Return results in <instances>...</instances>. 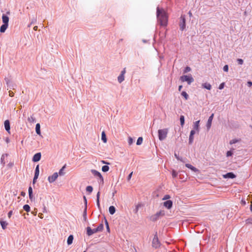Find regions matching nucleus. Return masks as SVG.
<instances>
[{"instance_id":"nucleus-1","label":"nucleus","mask_w":252,"mask_h":252,"mask_svg":"<svg viewBox=\"0 0 252 252\" xmlns=\"http://www.w3.org/2000/svg\"><path fill=\"white\" fill-rule=\"evenodd\" d=\"M158 21L162 26H166L168 22V16L163 8L158 7L157 8Z\"/></svg>"},{"instance_id":"nucleus-2","label":"nucleus","mask_w":252,"mask_h":252,"mask_svg":"<svg viewBox=\"0 0 252 252\" xmlns=\"http://www.w3.org/2000/svg\"><path fill=\"white\" fill-rule=\"evenodd\" d=\"M168 132V128H164L162 129H159L158 130V138L160 141L163 140L167 137V135Z\"/></svg>"},{"instance_id":"nucleus-3","label":"nucleus","mask_w":252,"mask_h":252,"mask_svg":"<svg viewBox=\"0 0 252 252\" xmlns=\"http://www.w3.org/2000/svg\"><path fill=\"white\" fill-rule=\"evenodd\" d=\"M180 80L182 82H187L189 85H190L194 81L193 78L191 77V76L189 75H183L181 76Z\"/></svg>"},{"instance_id":"nucleus-4","label":"nucleus","mask_w":252,"mask_h":252,"mask_svg":"<svg viewBox=\"0 0 252 252\" xmlns=\"http://www.w3.org/2000/svg\"><path fill=\"white\" fill-rule=\"evenodd\" d=\"M180 30L183 31L186 28V16L185 15H181L180 17V21L179 23Z\"/></svg>"},{"instance_id":"nucleus-5","label":"nucleus","mask_w":252,"mask_h":252,"mask_svg":"<svg viewBox=\"0 0 252 252\" xmlns=\"http://www.w3.org/2000/svg\"><path fill=\"white\" fill-rule=\"evenodd\" d=\"M152 245L154 247H155L156 248H157L158 247H159L160 243L158 241V236L157 234H156L154 236V237L153 238V242H152Z\"/></svg>"},{"instance_id":"nucleus-6","label":"nucleus","mask_w":252,"mask_h":252,"mask_svg":"<svg viewBox=\"0 0 252 252\" xmlns=\"http://www.w3.org/2000/svg\"><path fill=\"white\" fill-rule=\"evenodd\" d=\"M126 68H124V69L122 71L121 74L118 77V82L121 83H122L125 79L124 75L126 73Z\"/></svg>"},{"instance_id":"nucleus-7","label":"nucleus","mask_w":252,"mask_h":252,"mask_svg":"<svg viewBox=\"0 0 252 252\" xmlns=\"http://www.w3.org/2000/svg\"><path fill=\"white\" fill-rule=\"evenodd\" d=\"M58 177V174L55 172L52 176L48 177V180L50 183H53L57 179Z\"/></svg>"},{"instance_id":"nucleus-8","label":"nucleus","mask_w":252,"mask_h":252,"mask_svg":"<svg viewBox=\"0 0 252 252\" xmlns=\"http://www.w3.org/2000/svg\"><path fill=\"white\" fill-rule=\"evenodd\" d=\"M214 114H212V115L209 117L208 120V122L206 125L208 129H209L211 126L212 122L214 118Z\"/></svg>"},{"instance_id":"nucleus-9","label":"nucleus","mask_w":252,"mask_h":252,"mask_svg":"<svg viewBox=\"0 0 252 252\" xmlns=\"http://www.w3.org/2000/svg\"><path fill=\"white\" fill-rule=\"evenodd\" d=\"M4 128L8 133H10V126L9 121L7 120L4 123Z\"/></svg>"},{"instance_id":"nucleus-10","label":"nucleus","mask_w":252,"mask_h":252,"mask_svg":"<svg viewBox=\"0 0 252 252\" xmlns=\"http://www.w3.org/2000/svg\"><path fill=\"white\" fill-rule=\"evenodd\" d=\"M97 231L95 229H92L90 227H87V234L88 236H91L94 233H96Z\"/></svg>"},{"instance_id":"nucleus-11","label":"nucleus","mask_w":252,"mask_h":252,"mask_svg":"<svg viewBox=\"0 0 252 252\" xmlns=\"http://www.w3.org/2000/svg\"><path fill=\"white\" fill-rule=\"evenodd\" d=\"M41 157V155L40 153L35 154L33 157L32 161L34 162L38 161L40 159Z\"/></svg>"},{"instance_id":"nucleus-12","label":"nucleus","mask_w":252,"mask_h":252,"mask_svg":"<svg viewBox=\"0 0 252 252\" xmlns=\"http://www.w3.org/2000/svg\"><path fill=\"white\" fill-rule=\"evenodd\" d=\"M163 205L167 209H170L172 206V201L171 200H167L163 203Z\"/></svg>"},{"instance_id":"nucleus-13","label":"nucleus","mask_w":252,"mask_h":252,"mask_svg":"<svg viewBox=\"0 0 252 252\" xmlns=\"http://www.w3.org/2000/svg\"><path fill=\"white\" fill-rule=\"evenodd\" d=\"M92 173L95 176L98 177L102 181L103 180V177L100 172L95 170H92Z\"/></svg>"},{"instance_id":"nucleus-14","label":"nucleus","mask_w":252,"mask_h":252,"mask_svg":"<svg viewBox=\"0 0 252 252\" xmlns=\"http://www.w3.org/2000/svg\"><path fill=\"white\" fill-rule=\"evenodd\" d=\"M224 178H231L233 179L235 178L236 176L232 172H229L223 175Z\"/></svg>"},{"instance_id":"nucleus-15","label":"nucleus","mask_w":252,"mask_h":252,"mask_svg":"<svg viewBox=\"0 0 252 252\" xmlns=\"http://www.w3.org/2000/svg\"><path fill=\"white\" fill-rule=\"evenodd\" d=\"M9 17L5 14H3L2 16V20L4 24L8 25Z\"/></svg>"},{"instance_id":"nucleus-16","label":"nucleus","mask_w":252,"mask_h":252,"mask_svg":"<svg viewBox=\"0 0 252 252\" xmlns=\"http://www.w3.org/2000/svg\"><path fill=\"white\" fill-rule=\"evenodd\" d=\"M186 166L187 167L189 168L192 171H193L195 172L198 171V170L197 168H196L195 167H194V166H193L192 165H191L190 164H189V163L186 164Z\"/></svg>"},{"instance_id":"nucleus-17","label":"nucleus","mask_w":252,"mask_h":252,"mask_svg":"<svg viewBox=\"0 0 252 252\" xmlns=\"http://www.w3.org/2000/svg\"><path fill=\"white\" fill-rule=\"evenodd\" d=\"M202 86L203 88H205L208 90H210L212 88L211 85L209 83H203V84H202Z\"/></svg>"},{"instance_id":"nucleus-18","label":"nucleus","mask_w":252,"mask_h":252,"mask_svg":"<svg viewBox=\"0 0 252 252\" xmlns=\"http://www.w3.org/2000/svg\"><path fill=\"white\" fill-rule=\"evenodd\" d=\"M8 25L3 24L0 28V32H4L7 28H8Z\"/></svg>"},{"instance_id":"nucleus-19","label":"nucleus","mask_w":252,"mask_h":252,"mask_svg":"<svg viewBox=\"0 0 252 252\" xmlns=\"http://www.w3.org/2000/svg\"><path fill=\"white\" fill-rule=\"evenodd\" d=\"M73 236L72 235H69V237H68L67 240V244L68 245H71L73 242Z\"/></svg>"},{"instance_id":"nucleus-20","label":"nucleus","mask_w":252,"mask_h":252,"mask_svg":"<svg viewBox=\"0 0 252 252\" xmlns=\"http://www.w3.org/2000/svg\"><path fill=\"white\" fill-rule=\"evenodd\" d=\"M35 131H36V132L37 134L38 135H40L41 134V132H40V124L39 123L37 124L36 125V126H35Z\"/></svg>"},{"instance_id":"nucleus-21","label":"nucleus","mask_w":252,"mask_h":252,"mask_svg":"<svg viewBox=\"0 0 252 252\" xmlns=\"http://www.w3.org/2000/svg\"><path fill=\"white\" fill-rule=\"evenodd\" d=\"M199 122H200L199 121H197L194 123L193 128H194V129L196 130L197 131H199Z\"/></svg>"},{"instance_id":"nucleus-22","label":"nucleus","mask_w":252,"mask_h":252,"mask_svg":"<svg viewBox=\"0 0 252 252\" xmlns=\"http://www.w3.org/2000/svg\"><path fill=\"white\" fill-rule=\"evenodd\" d=\"M109 211L111 215H113L116 212L115 207L113 206H110L109 208Z\"/></svg>"},{"instance_id":"nucleus-23","label":"nucleus","mask_w":252,"mask_h":252,"mask_svg":"<svg viewBox=\"0 0 252 252\" xmlns=\"http://www.w3.org/2000/svg\"><path fill=\"white\" fill-rule=\"evenodd\" d=\"M28 121L30 123H33L35 122V118L32 115L28 117Z\"/></svg>"},{"instance_id":"nucleus-24","label":"nucleus","mask_w":252,"mask_h":252,"mask_svg":"<svg viewBox=\"0 0 252 252\" xmlns=\"http://www.w3.org/2000/svg\"><path fill=\"white\" fill-rule=\"evenodd\" d=\"M0 223L3 229H5L7 225H8L7 222H6L5 221H3L1 220L0 221Z\"/></svg>"},{"instance_id":"nucleus-25","label":"nucleus","mask_w":252,"mask_h":252,"mask_svg":"<svg viewBox=\"0 0 252 252\" xmlns=\"http://www.w3.org/2000/svg\"><path fill=\"white\" fill-rule=\"evenodd\" d=\"M39 174V165H37L35 168L34 177L35 178H38Z\"/></svg>"},{"instance_id":"nucleus-26","label":"nucleus","mask_w":252,"mask_h":252,"mask_svg":"<svg viewBox=\"0 0 252 252\" xmlns=\"http://www.w3.org/2000/svg\"><path fill=\"white\" fill-rule=\"evenodd\" d=\"M97 232H100V231H102V230L103 229V223H100L98 226V227L95 228Z\"/></svg>"},{"instance_id":"nucleus-27","label":"nucleus","mask_w":252,"mask_h":252,"mask_svg":"<svg viewBox=\"0 0 252 252\" xmlns=\"http://www.w3.org/2000/svg\"><path fill=\"white\" fill-rule=\"evenodd\" d=\"M101 139L104 143L107 142V138L104 131H103L101 134Z\"/></svg>"},{"instance_id":"nucleus-28","label":"nucleus","mask_w":252,"mask_h":252,"mask_svg":"<svg viewBox=\"0 0 252 252\" xmlns=\"http://www.w3.org/2000/svg\"><path fill=\"white\" fill-rule=\"evenodd\" d=\"M180 123H181V125L182 126H183L185 124V118H184V116L181 115L180 116Z\"/></svg>"},{"instance_id":"nucleus-29","label":"nucleus","mask_w":252,"mask_h":252,"mask_svg":"<svg viewBox=\"0 0 252 252\" xmlns=\"http://www.w3.org/2000/svg\"><path fill=\"white\" fill-rule=\"evenodd\" d=\"M65 167H66V164L64 165L63 166V167L60 170L59 172V174L60 176L63 175L64 174V172H63V171L65 168Z\"/></svg>"},{"instance_id":"nucleus-30","label":"nucleus","mask_w":252,"mask_h":252,"mask_svg":"<svg viewBox=\"0 0 252 252\" xmlns=\"http://www.w3.org/2000/svg\"><path fill=\"white\" fill-rule=\"evenodd\" d=\"M23 209L26 211L27 212H29L30 211V207L29 205H25L23 206Z\"/></svg>"},{"instance_id":"nucleus-31","label":"nucleus","mask_w":252,"mask_h":252,"mask_svg":"<svg viewBox=\"0 0 252 252\" xmlns=\"http://www.w3.org/2000/svg\"><path fill=\"white\" fill-rule=\"evenodd\" d=\"M181 95L185 98L186 100H187L189 98V95L185 91L182 92Z\"/></svg>"},{"instance_id":"nucleus-32","label":"nucleus","mask_w":252,"mask_h":252,"mask_svg":"<svg viewBox=\"0 0 252 252\" xmlns=\"http://www.w3.org/2000/svg\"><path fill=\"white\" fill-rule=\"evenodd\" d=\"M109 170V167L107 165H104L102 167V171L103 172H107Z\"/></svg>"},{"instance_id":"nucleus-33","label":"nucleus","mask_w":252,"mask_h":252,"mask_svg":"<svg viewBox=\"0 0 252 252\" xmlns=\"http://www.w3.org/2000/svg\"><path fill=\"white\" fill-rule=\"evenodd\" d=\"M165 213L164 211H160L156 213V215L159 217L160 216H163Z\"/></svg>"},{"instance_id":"nucleus-34","label":"nucleus","mask_w":252,"mask_h":252,"mask_svg":"<svg viewBox=\"0 0 252 252\" xmlns=\"http://www.w3.org/2000/svg\"><path fill=\"white\" fill-rule=\"evenodd\" d=\"M158 218L159 217L156 215V214L151 217V220L153 221L157 220Z\"/></svg>"},{"instance_id":"nucleus-35","label":"nucleus","mask_w":252,"mask_h":252,"mask_svg":"<svg viewBox=\"0 0 252 252\" xmlns=\"http://www.w3.org/2000/svg\"><path fill=\"white\" fill-rule=\"evenodd\" d=\"M142 142H143V138H142V137H140L138 138V139L137 140L136 144L138 145H139L141 144Z\"/></svg>"},{"instance_id":"nucleus-36","label":"nucleus","mask_w":252,"mask_h":252,"mask_svg":"<svg viewBox=\"0 0 252 252\" xmlns=\"http://www.w3.org/2000/svg\"><path fill=\"white\" fill-rule=\"evenodd\" d=\"M93 188L92 186H88L86 188V190L87 191L89 192V193H91L93 191Z\"/></svg>"},{"instance_id":"nucleus-37","label":"nucleus","mask_w":252,"mask_h":252,"mask_svg":"<svg viewBox=\"0 0 252 252\" xmlns=\"http://www.w3.org/2000/svg\"><path fill=\"white\" fill-rule=\"evenodd\" d=\"M246 224H252V218H249L246 220Z\"/></svg>"},{"instance_id":"nucleus-38","label":"nucleus","mask_w":252,"mask_h":252,"mask_svg":"<svg viewBox=\"0 0 252 252\" xmlns=\"http://www.w3.org/2000/svg\"><path fill=\"white\" fill-rule=\"evenodd\" d=\"M193 140V135H190L189 137V143L191 144Z\"/></svg>"},{"instance_id":"nucleus-39","label":"nucleus","mask_w":252,"mask_h":252,"mask_svg":"<svg viewBox=\"0 0 252 252\" xmlns=\"http://www.w3.org/2000/svg\"><path fill=\"white\" fill-rule=\"evenodd\" d=\"M238 141H238V140H237V139H232V140H231L230 141L229 143H230V144H231H231H234V143H237V142H238Z\"/></svg>"},{"instance_id":"nucleus-40","label":"nucleus","mask_w":252,"mask_h":252,"mask_svg":"<svg viewBox=\"0 0 252 252\" xmlns=\"http://www.w3.org/2000/svg\"><path fill=\"white\" fill-rule=\"evenodd\" d=\"M190 70H191L189 66H187L185 69L184 73H187L188 72H189L190 71Z\"/></svg>"},{"instance_id":"nucleus-41","label":"nucleus","mask_w":252,"mask_h":252,"mask_svg":"<svg viewBox=\"0 0 252 252\" xmlns=\"http://www.w3.org/2000/svg\"><path fill=\"white\" fill-rule=\"evenodd\" d=\"M170 198V196L168 194H166L164 196L163 198H162V200H167Z\"/></svg>"},{"instance_id":"nucleus-42","label":"nucleus","mask_w":252,"mask_h":252,"mask_svg":"<svg viewBox=\"0 0 252 252\" xmlns=\"http://www.w3.org/2000/svg\"><path fill=\"white\" fill-rule=\"evenodd\" d=\"M223 69L224 71L225 72H227L228 70V65H225L224 66H223Z\"/></svg>"},{"instance_id":"nucleus-43","label":"nucleus","mask_w":252,"mask_h":252,"mask_svg":"<svg viewBox=\"0 0 252 252\" xmlns=\"http://www.w3.org/2000/svg\"><path fill=\"white\" fill-rule=\"evenodd\" d=\"M173 177L175 178L177 176V173L175 171H173L172 173Z\"/></svg>"},{"instance_id":"nucleus-44","label":"nucleus","mask_w":252,"mask_h":252,"mask_svg":"<svg viewBox=\"0 0 252 252\" xmlns=\"http://www.w3.org/2000/svg\"><path fill=\"white\" fill-rule=\"evenodd\" d=\"M128 143L129 145L132 144V143H133V139L132 138L129 137V138L128 139Z\"/></svg>"},{"instance_id":"nucleus-45","label":"nucleus","mask_w":252,"mask_h":252,"mask_svg":"<svg viewBox=\"0 0 252 252\" xmlns=\"http://www.w3.org/2000/svg\"><path fill=\"white\" fill-rule=\"evenodd\" d=\"M232 154H233L232 152L230 151H227L226 153V156L227 157L231 156Z\"/></svg>"},{"instance_id":"nucleus-46","label":"nucleus","mask_w":252,"mask_h":252,"mask_svg":"<svg viewBox=\"0 0 252 252\" xmlns=\"http://www.w3.org/2000/svg\"><path fill=\"white\" fill-rule=\"evenodd\" d=\"M224 83H221L219 86V89L221 90L224 88Z\"/></svg>"},{"instance_id":"nucleus-47","label":"nucleus","mask_w":252,"mask_h":252,"mask_svg":"<svg viewBox=\"0 0 252 252\" xmlns=\"http://www.w3.org/2000/svg\"><path fill=\"white\" fill-rule=\"evenodd\" d=\"M237 62L239 64H242L243 63V60L241 59H237Z\"/></svg>"},{"instance_id":"nucleus-48","label":"nucleus","mask_w":252,"mask_h":252,"mask_svg":"<svg viewBox=\"0 0 252 252\" xmlns=\"http://www.w3.org/2000/svg\"><path fill=\"white\" fill-rule=\"evenodd\" d=\"M14 95V93L11 91H9V95L10 96V97H13Z\"/></svg>"},{"instance_id":"nucleus-49","label":"nucleus","mask_w":252,"mask_h":252,"mask_svg":"<svg viewBox=\"0 0 252 252\" xmlns=\"http://www.w3.org/2000/svg\"><path fill=\"white\" fill-rule=\"evenodd\" d=\"M132 174H133V172H131L128 176L127 177V180L128 181H129L132 177Z\"/></svg>"},{"instance_id":"nucleus-50","label":"nucleus","mask_w":252,"mask_h":252,"mask_svg":"<svg viewBox=\"0 0 252 252\" xmlns=\"http://www.w3.org/2000/svg\"><path fill=\"white\" fill-rule=\"evenodd\" d=\"M28 191H29V194L32 193V188L31 187H30L29 188Z\"/></svg>"},{"instance_id":"nucleus-51","label":"nucleus","mask_w":252,"mask_h":252,"mask_svg":"<svg viewBox=\"0 0 252 252\" xmlns=\"http://www.w3.org/2000/svg\"><path fill=\"white\" fill-rule=\"evenodd\" d=\"M29 195L30 199L31 200H32V199H33L32 193H30V194H29Z\"/></svg>"},{"instance_id":"nucleus-52","label":"nucleus","mask_w":252,"mask_h":252,"mask_svg":"<svg viewBox=\"0 0 252 252\" xmlns=\"http://www.w3.org/2000/svg\"><path fill=\"white\" fill-rule=\"evenodd\" d=\"M195 133V129L192 130L190 131V135H193Z\"/></svg>"},{"instance_id":"nucleus-53","label":"nucleus","mask_w":252,"mask_h":252,"mask_svg":"<svg viewBox=\"0 0 252 252\" xmlns=\"http://www.w3.org/2000/svg\"><path fill=\"white\" fill-rule=\"evenodd\" d=\"M12 211H10L9 212V213H8V217L9 218H10L11 217V216L12 215Z\"/></svg>"},{"instance_id":"nucleus-54","label":"nucleus","mask_w":252,"mask_h":252,"mask_svg":"<svg viewBox=\"0 0 252 252\" xmlns=\"http://www.w3.org/2000/svg\"><path fill=\"white\" fill-rule=\"evenodd\" d=\"M247 84L249 87H251L252 86V82L251 81H248Z\"/></svg>"},{"instance_id":"nucleus-55","label":"nucleus","mask_w":252,"mask_h":252,"mask_svg":"<svg viewBox=\"0 0 252 252\" xmlns=\"http://www.w3.org/2000/svg\"><path fill=\"white\" fill-rule=\"evenodd\" d=\"M99 196H100V192L98 191L96 195L97 200H99Z\"/></svg>"},{"instance_id":"nucleus-56","label":"nucleus","mask_w":252,"mask_h":252,"mask_svg":"<svg viewBox=\"0 0 252 252\" xmlns=\"http://www.w3.org/2000/svg\"><path fill=\"white\" fill-rule=\"evenodd\" d=\"M38 178H35V177L34 176L33 179V184H35L36 182V180Z\"/></svg>"},{"instance_id":"nucleus-57","label":"nucleus","mask_w":252,"mask_h":252,"mask_svg":"<svg viewBox=\"0 0 252 252\" xmlns=\"http://www.w3.org/2000/svg\"><path fill=\"white\" fill-rule=\"evenodd\" d=\"M84 202H85V203L86 204V206H87V199L86 198V197L84 196Z\"/></svg>"},{"instance_id":"nucleus-58","label":"nucleus","mask_w":252,"mask_h":252,"mask_svg":"<svg viewBox=\"0 0 252 252\" xmlns=\"http://www.w3.org/2000/svg\"><path fill=\"white\" fill-rule=\"evenodd\" d=\"M97 205L98 207H100V203H99V200H97Z\"/></svg>"},{"instance_id":"nucleus-59","label":"nucleus","mask_w":252,"mask_h":252,"mask_svg":"<svg viewBox=\"0 0 252 252\" xmlns=\"http://www.w3.org/2000/svg\"><path fill=\"white\" fill-rule=\"evenodd\" d=\"M86 208H87V206L86 207ZM86 214H87V213H86V209H85V211H84V217H85V218H86Z\"/></svg>"},{"instance_id":"nucleus-60","label":"nucleus","mask_w":252,"mask_h":252,"mask_svg":"<svg viewBox=\"0 0 252 252\" xmlns=\"http://www.w3.org/2000/svg\"><path fill=\"white\" fill-rule=\"evenodd\" d=\"M188 14H189V16L190 17H192V13L191 12V11H189V13H188Z\"/></svg>"},{"instance_id":"nucleus-61","label":"nucleus","mask_w":252,"mask_h":252,"mask_svg":"<svg viewBox=\"0 0 252 252\" xmlns=\"http://www.w3.org/2000/svg\"><path fill=\"white\" fill-rule=\"evenodd\" d=\"M182 87H182V85H180V86H179V91H181V89H182Z\"/></svg>"},{"instance_id":"nucleus-62","label":"nucleus","mask_w":252,"mask_h":252,"mask_svg":"<svg viewBox=\"0 0 252 252\" xmlns=\"http://www.w3.org/2000/svg\"><path fill=\"white\" fill-rule=\"evenodd\" d=\"M101 162H102V163H104V164H109V163L106 162V161H105L104 160H102V161H101Z\"/></svg>"},{"instance_id":"nucleus-63","label":"nucleus","mask_w":252,"mask_h":252,"mask_svg":"<svg viewBox=\"0 0 252 252\" xmlns=\"http://www.w3.org/2000/svg\"><path fill=\"white\" fill-rule=\"evenodd\" d=\"M21 195H22V196H25V193L22 191L21 193Z\"/></svg>"},{"instance_id":"nucleus-64","label":"nucleus","mask_w":252,"mask_h":252,"mask_svg":"<svg viewBox=\"0 0 252 252\" xmlns=\"http://www.w3.org/2000/svg\"><path fill=\"white\" fill-rule=\"evenodd\" d=\"M250 210L252 212V204H251V206H250Z\"/></svg>"}]
</instances>
